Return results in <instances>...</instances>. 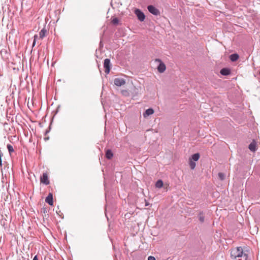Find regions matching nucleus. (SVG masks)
Instances as JSON below:
<instances>
[{"mask_svg":"<svg viewBox=\"0 0 260 260\" xmlns=\"http://www.w3.org/2000/svg\"><path fill=\"white\" fill-rule=\"evenodd\" d=\"M13 62H11V63L9 62V64H8L9 68H12L13 70H15V67H13Z\"/></svg>","mask_w":260,"mask_h":260,"instance_id":"24","label":"nucleus"},{"mask_svg":"<svg viewBox=\"0 0 260 260\" xmlns=\"http://www.w3.org/2000/svg\"><path fill=\"white\" fill-rule=\"evenodd\" d=\"M19 260H20V259H19Z\"/></svg>","mask_w":260,"mask_h":260,"instance_id":"31","label":"nucleus"},{"mask_svg":"<svg viewBox=\"0 0 260 260\" xmlns=\"http://www.w3.org/2000/svg\"><path fill=\"white\" fill-rule=\"evenodd\" d=\"M199 158H200V154L198 153H195V154H194L191 155V159L193 161H197V160H198Z\"/></svg>","mask_w":260,"mask_h":260,"instance_id":"18","label":"nucleus"},{"mask_svg":"<svg viewBox=\"0 0 260 260\" xmlns=\"http://www.w3.org/2000/svg\"><path fill=\"white\" fill-rule=\"evenodd\" d=\"M135 14L136 15L138 19L141 22L144 21L145 19V15L144 13L139 9L135 10Z\"/></svg>","mask_w":260,"mask_h":260,"instance_id":"2","label":"nucleus"},{"mask_svg":"<svg viewBox=\"0 0 260 260\" xmlns=\"http://www.w3.org/2000/svg\"><path fill=\"white\" fill-rule=\"evenodd\" d=\"M147 9L150 13L154 15L158 16L160 14L159 10L152 5H149L147 7Z\"/></svg>","mask_w":260,"mask_h":260,"instance_id":"3","label":"nucleus"},{"mask_svg":"<svg viewBox=\"0 0 260 260\" xmlns=\"http://www.w3.org/2000/svg\"><path fill=\"white\" fill-rule=\"evenodd\" d=\"M45 202L47 203L49 205L52 206L53 204V194L51 193H49L48 196L45 199Z\"/></svg>","mask_w":260,"mask_h":260,"instance_id":"9","label":"nucleus"},{"mask_svg":"<svg viewBox=\"0 0 260 260\" xmlns=\"http://www.w3.org/2000/svg\"><path fill=\"white\" fill-rule=\"evenodd\" d=\"M154 112V111L152 108H149L143 113V117L144 118H147L149 116L153 114Z\"/></svg>","mask_w":260,"mask_h":260,"instance_id":"10","label":"nucleus"},{"mask_svg":"<svg viewBox=\"0 0 260 260\" xmlns=\"http://www.w3.org/2000/svg\"><path fill=\"white\" fill-rule=\"evenodd\" d=\"M112 22L114 25H117L119 22V20L117 18H114L112 20Z\"/></svg>","mask_w":260,"mask_h":260,"instance_id":"21","label":"nucleus"},{"mask_svg":"<svg viewBox=\"0 0 260 260\" xmlns=\"http://www.w3.org/2000/svg\"><path fill=\"white\" fill-rule=\"evenodd\" d=\"M148 260H156V259L154 256H149L148 258Z\"/></svg>","mask_w":260,"mask_h":260,"instance_id":"25","label":"nucleus"},{"mask_svg":"<svg viewBox=\"0 0 260 260\" xmlns=\"http://www.w3.org/2000/svg\"><path fill=\"white\" fill-rule=\"evenodd\" d=\"M248 148L252 152H255L256 150V143L254 141H253L248 146Z\"/></svg>","mask_w":260,"mask_h":260,"instance_id":"12","label":"nucleus"},{"mask_svg":"<svg viewBox=\"0 0 260 260\" xmlns=\"http://www.w3.org/2000/svg\"><path fill=\"white\" fill-rule=\"evenodd\" d=\"M220 73L223 76H228L231 74V70L229 68H223L220 70Z\"/></svg>","mask_w":260,"mask_h":260,"instance_id":"11","label":"nucleus"},{"mask_svg":"<svg viewBox=\"0 0 260 260\" xmlns=\"http://www.w3.org/2000/svg\"><path fill=\"white\" fill-rule=\"evenodd\" d=\"M113 156V152L110 149H108L106 151V157L108 159H111Z\"/></svg>","mask_w":260,"mask_h":260,"instance_id":"13","label":"nucleus"},{"mask_svg":"<svg viewBox=\"0 0 260 260\" xmlns=\"http://www.w3.org/2000/svg\"><path fill=\"white\" fill-rule=\"evenodd\" d=\"M34 42H33V44H32V46H34L35 44H36V40L38 39V36L37 35H35L34 37Z\"/></svg>","mask_w":260,"mask_h":260,"instance_id":"23","label":"nucleus"},{"mask_svg":"<svg viewBox=\"0 0 260 260\" xmlns=\"http://www.w3.org/2000/svg\"><path fill=\"white\" fill-rule=\"evenodd\" d=\"M259 75H260V71H259Z\"/></svg>","mask_w":260,"mask_h":260,"instance_id":"30","label":"nucleus"},{"mask_svg":"<svg viewBox=\"0 0 260 260\" xmlns=\"http://www.w3.org/2000/svg\"><path fill=\"white\" fill-rule=\"evenodd\" d=\"M12 94L13 95V94H14V91H13V92H12Z\"/></svg>","mask_w":260,"mask_h":260,"instance_id":"29","label":"nucleus"},{"mask_svg":"<svg viewBox=\"0 0 260 260\" xmlns=\"http://www.w3.org/2000/svg\"><path fill=\"white\" fill-rule=\"evenodd\" d=\"M155 61L159 62V64L157 67L158 71L160 73L164 72L166 69L165 64L162 62L161 59L158 58L155 59Z\"/></svg>","mask_w":260,"mask_h":260,"instance_id":"4","label":"nucleus"},{"mask_svg":"<svg viewBox=\"0 0 260 260\" xmlns=\"http://www.w3.org/2000/svg\"><path fill=\"white\" fill-rule=\"evenodd\" d=\"M7 147L8 148L10 154L11 155V153L14 152L13 147L10 144H8L7 145Z\"/></svg>","mask_w":260,"mask_h":260,"instance_id":"19","label":"nucleus"},{"mask_svg":"<svg viewBox=\"0 0 260 260\" xmlns=\"http://www.w3.org/2000/svg\"><path fill=\"white\" fill-rule=\"evenodd\" d=\"M114 83L117 86H121L125 84V80L121 78H116L114 80Z\"/></svg>","mask_w":260,"mask_h":260,"instance_id":"6","label":"nucleus"},{"mask_svg":"<svg viewBox=\"0 0 260 260\" xmlns=\"http://www.w3.org/2000/svg\"><path fill=\"white\" fill-rule=\"evenodd\" d=\"M163 184H164L163 181L159 179L156 181V182L155 183V187L156 188H160L162 187Z\"/></svg>","mask_w":260,"mask_h":260,"instance_id":"16","label":"nucleus"},{"mask_svg":"<svg viewBox=\"0 0 260 260\" xmlns=\"http://www.w3.org/2000/svg\"><path fill=\"white\" fill-rule=\"evenodd\" d=\"M104 67L105 69V72L106 74H109L110 70V60L109 58H106L104 60Z\"/></svg>","mask_w":260,"mask_h":260,"instance_id":"5","label":"nucleus"},{"mask_svg":"<svg viewBox=\"0 0 260 260\" xmlns=\"http://www.w3.org/2000/svg\"><path fill=\"white\" fill-rule=\"evenodd\" d=\"M33 260H38V257L37 255L35 256V257L33 258Z\"/></svg>","mask_w":260,"mask_h":260,"instance_id":"27","label":"nucleus"},{"mask_svg":"<svg viewBox=\"0 0 260 260\" xmlns=\"http://www.w3.org/2000/svg\"><path fill=\"white\" fill-rule=\"evenodd\" d=\"M46 32V29L43 28L39 32L40 38L42 39L45 36Z\"/></svg>","mask_w":260,"mask_h":260,"instance_id":"17","label":"nucleus"},{"mask_svg":"<svg viewBox=\"0 0 260 260\" xmlns=\"http://www.w3.org/2000/svg\"><path fill=\"white\" fill-rule=\"evenodd\" d=\"M12 169L13 172H14V166H13V167L12 168Z\"/></svg>","mask_w":260,"mask_h":260,"instance_id":"28","label":"nucleus"},{"mask_svg":"<svg viewBox=\"0 0 260 260\" xmlns=\"http://www.w3.org/2000/svg\"><path fill=\"white\" fill-rule=\"evenodd\" d=\"M189 166L190 169L193 170L196 167V163L191 159L189 161Z\"/></svg>","mask_w":260,"mask_h":260,"instance_id":"20","label":"nucleus"},{"mask_svg":"<svg viewBox=\"0 0 260 260\" xmlns=\"http://www.w3.org/2000/svg\"><path fill=\"white\" fill-rule=\"evenodd\" d=\"M198 217L200 221L203 223L205 221V217L203 212H200L198 215Z\"/></svg>","mask_w":260,"mask_h":260,"instance_id":"15","label":"nucleus"},{"mask_svg":"<svg viewBox=\"0 0 260 260\" xmlns=\"http://www.w3.org/2000/svg\"><path fill=\"white\" fill-rule=\"evenodd\" d=\"M145 206H149V203L146 200H145Z\"/></svg>","mask_w":260,"mask_h":260,"instance_id":"26","label":"nucleus"},{"mask_svg":"<svg viewBox=\"0 0 260 260\" xmlns=\"http://www.w3.org/2000/svg\"><path fill=\"white\" fill-rule=\"evenodd\" d=\"M40 181L41 183L45 185L49 184V180H48V175L46 173H44L41 177Z\"/></svg>","mask_w":260,"mask_h":260,"instance_id":"7","label":"nucleus"},{"mask_svg":"<svg viewBox=\"0 0 260 260\" xmlns=\"http://www.w3.org/2000/svg\"><path fill=\"white\" fill-rule=\"evenodd\" d=\"M243 256L246 260L248 257L247 254L244 253L243 248L241 247H237L231 250V257L232 259H236L237 257Z\"/></svg>","mask_w":260,"mask_h":260,"instance_id":"1","label":"nucleus"},{"mask_svg":"<svg viewBox=\"0 0 260 260\" xmlns=\"http://www.w3.org/2000/svg\"><path fill=\"white\" fill-rule=\"evenodd\" d=\"M218 176L221 180H223L225 177L224 174L222 173H219Z\"/></svg>","mask_w":260,"mask_h":260,"instance_id":"22","label":"nucleus"},{"mask_svg":"<svg viewBox=\"0 0 260 260\" xmlns=\"http://www.w3.org/2000/svg\"><path fill=\"white\" fill-rule=\"evenodd\" d=\"M230 58L231 61H235L239 58V55L236 53L232 54L230 56Z\"/></svg>","mask_w":260,"mask_h":260,"instance_id":"14","label":"nucleus"},{"mask_svg":"<svg viewBox=\"0 0 260 260\" xmlns=\"http://www.w3.org/2000/svg\"><path fill=\"white\" fill-rule=\"evenodd\" d=\"M0 53L2 58L4 60H7L8 59L9 54L8 53L7 50L6 49H2L1 50Z\"/></svg>","mask_w":260,"mask_h":260,"instance_id":"8","label":"nucleus"}]
</instances>
